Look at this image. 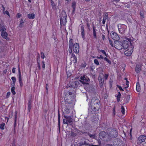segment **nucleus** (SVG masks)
<instances>
[{
	"label": "nucleus",
	"instance_id": "f257e3e1",
	"mask_svg": "<svg viewBox=\"0 0 146 146\" xmlns=\"http://www.w3.org/2000/svg\"><path fill=\"white\" fill-rule=\"evenodd\" d=\"M72 49L75 53L78 54L79 51V46L78 43H75L74 44L73 39H71L69 42L68 49L69 52L70 54L72 53Z\"/></svg>",
	"mask_w": 146,
	"mask_h": 146
},
{
	"label": "nucleus",
	"instance_id": "f03ea898",
	"mask_svg": "<svg viewBox=\"0 0 146 146\" xmlns=\"http://www.w3.org/2000/svg\"><path fill=\"white\" fill-rule=\"evenodd\" d=\"M100 102L98 98L96 97L93 98L90 103L92 110L94 111L98 110L100 107Z\"/></svg>",
	"mask_w": 146,
	"mask_h": 146
},
{
	"label": "nucleus",
	"instance_id": "7ed1b4c3",
	"mask_svg": "<svg viewBox=\"0 0 146 146\" xmlns=\"http://www.w3.org/2000/svg\"><path fill=\"white\" fill-rule=\"evenodd\" d=\"M65 98L66 100H69L70 103H72L75 101L74 94L71 92H68L66 93L65 96Z\"/></svg>",
	"mask_w": 146,
	"mask_h": 146
},
{
	"label": "nucleus",
	"instance_id": "20e7f679",
	"mask_svg": "<svg viewBox=\"0 0 146 146\" xmlns=\"http://www.w3.org/2000/svg\"><path fill=\"white\" fill-rule=\"evenodd\" d=\"M64 119H63V123L66 124L67 125H72L73 124V119L71 116L68 115H64Z\"/></svg>",
	"mask_w": 146,
	"mask_h": 146
},
{
	"label": "nucleus",
	"instance_id": "39448f33",
	"mask_svg": "<svg viewBox=\"0 0 146 146\" xmlns=\"http://www.w3.org/2000/svg\"><path fill=\"white\" fill-rule=\"evenodd\" d=\"M100 138L105 141H108L109 140V134L105 131H101L99 134Z\"/></svg>",
	"mask_w": 146,
	"mask_h": 146
},
{
	"label": "nucleus",
	"instance_id": "423d86ee",
	"mask_svg": "<svg viewBox=\"0 0 146 146\" xmlns=\"http://www.w3.org/2000/svg\"><path fill=\"white\" fill-rule=\"evenodd\" d=\"M80 79L82 80H80L81 83L84 84H86L87 85H89L88 82H89L90 80L89 78L86 75H84L81 76Z\"/></svg>",
	"mask_w": 146,
	"mask_h": 146
},
{
	"label": "nucleus",
	"instance_id": "0eeeda50",
	"mask_svg": "<svg viewBox=\"0 0 146 146\" xmlns=\"http://www.w3.org/2000/svg\"><path fill=\"white\" fill-rule=\"evenodd\" d=\"M108 134L109 137H110L112 138H116L117 136L118 132L115 129H114L110 131Z\"/></svg>",
	"mask_w": 146,
	"mask_h": 146
},
{
	"label": "nucleus",
	"instance_id": "6e6552de",
	"mask_svg": "<svg viewBox=\"0 0 146 146\" xmlns=\"http://www.w3.org/2000/svg\"><path fill=\"white\" fill-rule=\"evenodd\" d=\"M134 46L133 45H130L129 48L124 52V54L127 56H129L131 55L133 52V49Z\"/></svg>",
	"mask_w": 146,
	"mask_h": 146
},
{
	"label": "nucleus",
	"instance_id": "1a4fd4ad",
	"mask_svg": "<svg viewBox=\"0 0 146 146\" xmlns=\"http://www.w3.org/2000/svg\"><path fill=\"white\" fill-rule=\"evenodd\" d=\"M119 32L121 34L124 33L127 28V26L124 25L119 24L118 25Z\"/></svg>",
	"mask_w": 146,
	"mask_h": 146
},
{
	"label": "nucleus",
	"instance_id": "9d476101",
	"mask_svg": "<svg viewBox=\"0 0 146 146\" xmlns=\"http://www.w3.org/2000/svg\"><path fill=\"white\" fill-rule=\"evenodd\" d=\"M81 85L80 80L76 81L71 83L70 86L74 88H76Z\"/></svg>",
	"mask_w": 146,
	"mask_h": 146
},
{
	"label": "nucleus",
	"instance_id": "9b49d317",
	"mask_svg": "<svg viewBox=\"0 0 146 146\" xmlns=\"http://www.w3.org/2000/svg\"><path fill=\"white\" fill-rule=\"evenodd\" d=\"M122 44V41L117 40L116 41H114V45L116 48L118 50H121L123 49Z\"/></svg>",
	"mask_w": 146,
	"mask_h": 146
},
{
	"label": "nucleus",
	"instance_id": "f8f14e48",
	"mask_svg": "<svg viewBox=\"0 0 146 146\" xmlns=\"http://www.w3.org/2000/svg\"><path fill=\"white\" fill-rule=\"evenodd\" d=\"M102 76H104L103 73H100L99 74L98 80L100 84V86L101 88L102 87L104 83V78L102 77Z\"/></svg>",
	"mask_w": 146,
	"mask_h": 146
},
{
	"label": "nucleus",
	"instance_id": "ddd939ff",
	"mask_svg": "<svg viewBox=\"0 0 146 146\" xmlns=\"http://www.w3.org/2000/svg\"><path fill=\"white\" fill-rule=\"evenodd\" d=\"M111 34V37L113 40H115V41H117L119 40V37L116 33L112 32Z\"/></svg>",
	"mask_w": 146,
	"mask_h": 146
},
{
	"label": "nucleus",
	"instance_id": "4468645a",
	"mask_svg": "<svg viewBox=\"0 0 146 146\" xmlns=\"http://www.w3.org/2000/svg\"><path fill=\"white\" fill-rule=\"evenodd\" d=\"M146 139V136L143 135H141L139 137L137 141V144L140 145L141 143L142 142L145 141Z\"/></svg>",
	"mask_w": 146,
	"mask_h": 146
},
{
	"label": "nucleus",
	"instance_id": "2eb2a0df",
	"mask_svg": "<svg viewBox=\"0 0 146 146\" xmlns=\"http://www.w3.org/2000/svg\"><path fill=\"white\" fill-rule=\"evenodd\" d=\"M122 46H123V49H126L127 48H129V42L127 40H123L122 41Z\"/></svg>",
	"mask_w": 146,
	"mask_h": 146
},
{
	"label": "nucleus",
	"instance_id": "dca6fc26",
	"mask_svg": "<svg viewBox=\"0 0 146 146\" xmlns=\"http://www.w3.org/2000/svg\"><path fill=\"white\" fill-rule=\"evenodd\" d=\"M121 140L118 138H116L114 140L113 143L114 146H120V143H121Z\"/></svg>",
	"mask_w": 146,
	"mask_h": 146
},
{
	"label": "nucleus",
	"instance_id": "f3484780",
	"mask_svg": "<svg viewBox=\"0 0 146 146\" xmlns=\"http://www.w3.org/2000/svg\"><path fill=\"white\" fill-rule=\"evenodd\" d=\"M87 88H86V90H87L91 92H94L95 91V89L94 88L93 85H90L89 84L88 85H86Z\"/></svg>",
	"mask_w": 146,
	"mask_h": 146
},
{
	"label": "nucleus",
	"instance_id": "a211bd4d",
	"mask_svg": "<svg viewBox=\"0 0 146 146\" xmlns=\"http://www.w3.org/2000/svg\"><path fill=\"white\" fill-rule=\"evenodd\" d=\"M79 146H81L82 145H89V143L87 142V141L85 140H82L80 142L78 143Z\"/></svg>",
	"mask_w": 146,
	"mask_h": 146
},
{
	"label": "nucleus",
	"instance_id": "6ab92c4d",
	"mask_svg": "<svg viewBox=\"0 0 146 146\" xmlns=\"http://www.w3.org/2000/svg\"><path fill=\"white\" fill-rule=\"evenodd\" d=\"M65 17H66V19L67 18V15L66 12L64 11H63L62 12L61 15H60V20H62V19H64L65 18Z\"/></svg>",
	"mask_w": 146,
	"mask_h": 146
},
{
	"label": "nucleus",
	"instance_id": "aec40b11",
	"mask_svg": "<svg viewBox=\"0 0 146 146\" xmlns=\"http://www.w3.org/2000/svg\"><path fill=\"white\" fill-rule=\"evenodd\" d=\"M96 27L93 25V34L94 38H95L96 39L97 35H96V31H97V30H96Z\"/></svg>",
	"mask_w": 146,
	"mask_h": 146
},
{
	"label": "nucleus",
	"instance_id": "412c9836",
	"mask_svg": "<svg viewBox=\"0 0 146 146\" xmlns=\"http://www.w3.org/2000/svg\"><path fill=\"white\" fill-rule=\"evenodd\" d=\"M58 130L59 132L60 131V115L59 111L58 114Z\"/></svg>",
	"mask_w": 146,
	"mask_h": 146
},
{
	"label": "nucleus",
	"instance_id": "4be33fe9",
	"mask_svg": "<svg viewBox=\"0 0 146 146\" xmlns=\"http://www.w3.org/2000/svg\"><path fill=\"white\" fill-rule=\"evenodd\" d=\"M32 100L31 99H29L28 101V111H30V110L31 108V104H32Z\"/></svg>",
	"mask_w": 146,
	"mask_h": 146
},
{
	"label": "nucleus",
	"instance_id": "5701e85b",
	"mask_svg": "<svg viewBox=\"0 0 146 146\" xmlns=\"http://www.w3.org/2000/svg\"><path fill=\"white\" fill-rule=\"evenodd\" d=\"M67 19L65 18L64 19H62V20H60V24L61 26H64L65 25L66 23L67 22Z\"/></svg>",
	"mask_w": 146,
	"mask_h": 146
},
{
	"label": "nucleus",
	"instance_id": "b1692460",
	"mask_svg": "<svg viewBox=\"0 0 146 146\" xmlns=\"http://www.w3.org/2000/svg\"><path fill=\"white\" fill-rule=\"evenodd\" d=\"M84 25H82L81 26V35L82 38L84 39L85 38V33H84Z\"/></svg>",
	"mask_w": 146,
	"mask_h": 146
},
{
	"label": "nucleus",
	"instance_id": "393cba45",
	"mask_svg": "<svg viewBox=\"0 0 146 146\" xmlns=\"http://www.w3.org/2000/svg\"><path fill=\"white\" fill-rule=\"evenodd\" d=\"M72 54L71 57H72L74 59L72 60L73 62L75 63L77 62V58L76 56L75 55L74 53H72Z\"/></svg>",
	"mask_w": 146,
	"mask_h": 146
},
{
	"label": "nucleus",
	"instance_id": "a878e982",
	"mask_svg": "<svg viewBox=\"0 0 146 146\" xmlns=\"http://www.w3.org/2000/svg\"><path fill=\"white\" fill-rule=\"evenodd\" d=\"M28 17L30 19H33L35 18V15L34 13L29 14L28 15Z\"/></svg>",
	"mask_w": 146,
	"mask_h": 146
},
{
	"label": "nucleus",
	"instance_id": "bb28decb",
	"mask_svg": "<svg viewBox=\"0 0 146 146\" xmlns=\"http://www.w3.org/2000/svg\"><path fill=\"white\" fill-rule=\"evenodd\" d=\"M14 86L15 85H11V86H12L11 90V92L13 95H15L16 94V92L15 91V87Z\"/></svg>",
	"mask_w": 146,
	"mask_h": 146
},
{
	"label": "nucleus",
	"instance_id": "cd10ccee",
	"mask_svg": "<svg viewBox=\"0 0 146 146\" xmlns=\"http://www.w3.org/2000/svg\"><path fill=\"white\" fill-rule=\"evenodd\" d=\"M141 68L139 65H137L135 67V72L137 73H139L140 72Z\"/></svg>",
	"mask_w": 146,
	"mask_h": 146
},
{
	"label": "nucleus",
	"instance_id": "c85d7f7f",
	"mask_svg": "<svg viewBox=\"0 0 146 146\" xmlns=\"http://www.w3.org/2000/svg\"><path fill=\"white\" fill-rule=\"evenodd\" d=\"M1 36L3 38H5L6 36H8V34L7 32L6 31L4 32H1Z\"/></svg>",
	"mask_w": 146,
	"mask_h": 146
},
{
	"label": "nucleus",
	"instance_id": "c756f323",
	"mask_svg": "<svg viewBox=\"0 0 146 146\" xmlns=\"http://www.w3.org/2000/svg\"><path fill=\"white\" fill-rule=\"evenodd\" d=\"M75 132H76L78 134L80 135L83 134L85 133V132H84L81 131L80 130H79L77 129V128L76 129H75Z\"/></svg>",
	"mask_w": 146,
	"mask_h": 146
},
{
	"label": "nucleus",
	"instance_id": "7c9ffc66",
	"mask_svg": "<svg viewBox=\"0 0 146 146\" xmlns=\"http://www.w3.org/2000/svg\"><path fill=\"white\" fill-rule=\"evenodd\" d=\"M136 90L138 92H139L140 90V87L139 82L137 83Z\"/></svg>",
	"mask_w": 146,
	"mask_h": 146
},
{
	"label": "nucleus",
	"instance_id": "2f4dec72",
	"mask_svg": "<svg viewBox=\"0 0 146 146\" xmlns=\"http://www.w3.org/2000/svg\"><path fill=\"white\" fill-rule=\"evenodd\" d=\"M125 98L126 99V100H125V102L127 103H128L129 102L130 99V95L127 96Z\"/></svg>",
	"mask_w": 146,
	"mask_h": 146
},
{
	"label": "nucleus",
	"instance_id": "473e14b6",
	"mask_svg": "<svg viewBox=\"0 0 146 146\" xmlns=\"http://www.w3.org/2000/svg\"><path fill=\"white\" fill-rule=\"evenodd\" d=\"M108 18V15L106 14L104 17L103 19V21H102V23L103 24H104L105 23V22H106V20Z\"/></svg>",
	"mask_w": 146,
	"mask_h": 146
},
{
	"label": "nucleus",
	"instance_id": "72a5a7b5",
	"mask_svg": "<svg viewBox=\"0 0 146 146\" xmlns=\"http://www.w3.org/2000/svg\"><path fill=\"white\" fill-rule=\"evenodd\" d=\"M12 80H13V84H11V85H15V83L16 81V79L15 77H12L11 78Z\"/></svg>",
	"mask_w": 146,
	"mask_h": 146
},
{
	"label": "nucleus",
	"instance_id": "f704fd0d",
	"mask_svg": "<svg viewBox=\"0 0 146 146\" xmlns=\"http://www.w3.org/2000/svg\"><path fill=\"white\" fill-rule=\"evenodd\" d=\"M20 23L19 25V27L20 28H21L23 27V25L24 22L23 19H21L20 21Z\"/></svg>",
	"mask_w": 146,
	"mask_h": 146
},
{
	"label": "nucleus",
	"instance_id": "c9c22d12",
	"mask_svg": "<svg viewBox=\"0 0 146 146\" xmlns=\"http://www.w3.org/2000/svg\"><path fill=\"white\" fill-rule=\"evenodd\" d=\"M1 29L0 30L1 31V32H5L6 29L5 26L4 25L1 26Z\"/></svg>",
	"mask_w": 146,
	"mask_h": 146
},
{
	"label": "nucleus",
	"instance_id": "e433bc0d",
	"mask_svg": "<svg viewBox=\"0 0 146 146\" xmlns=\"http://www.w3.org/2000/svg\"><path fill=\"white\" fill-rule=\"evenodd\" d=\"M15 120H14V126L15 127V125L16 123V119L17 118V111H16L15 112Z\"/></svg>",
	"mask_w": 146,
	"mask_h": 146
},
{
	"label": "nucleus",
	"instance_id": "4c0bfd02",
	"mask_svg": "<svg viewBox=\"0 0 146 146\" xmlns=\"http://www.w3.org/2000/svg\"><path fill=\"white\" fill-rule=\"evenodd\" d=\"M5 123H2L0 125V128L1 130H3L4 129Z\"/></svg>",
	"mask_w": 146,
	"mask_h": 146
},
{
	"label": "nucleus",
	"instance_id": "58836bf2",
	"mask_svg": "<svg viewBox=\"0 0 146 146\" xmlns=\"http://www.w3.org/2000/svg\"><path fill=\"white\" fill-rule=\"evenodd\" d=\"M104 60L106 61V62H108V63H109L110 64H111V61L110 60H109L106 57H105L104 58Z\"/></svg>",
	"mask_w": 146,
	"mask_h": 146
},
{
	"label": "nucleus",
	"instance_id": "ea45409f",
	"mask_svg": "<svg viewBox=\"0 0 146 146\" xmlns=\"http://www.w3.org/2000/svg\"><path fill=\"white\" fill-rule=\"evenodd\" d=\"M125 39L126 40L128 41L129 42H129L130 43V45H132V43H131V42H132V41H131V39L129 38H125Z\"/></svg>",
	"mask_w": 146,
	"mask_h": 146
},
{
	"label": "nucleus",
	"instance_id": "a19ab883",
	"mask_svg": "<svg viewBox=\"0 0 146 146\" xmlns=\"http://www.w3.org/2000/svg\"><path fill=\"white\" fill-rule=\"evenodd\" d=\"M86 64L85 62H84V63H82L81 65V67L84 68L86 67Z\"/></svg>",
	"mask_w": 146,
	"mask_h": 146
},
{
	"label": "nucleus",
	"instance_id": "79ce46f5",
	"mask_svg": "<svg viewBox=\"0 0 146 146\" xmlns=\"http://www.w3.org/2000/svg\"><path fill=\"white\" fill-rule=\"evenodd\" d=\"M19 83L20 84V86L21 87H22L23 86V84L22 82V79L19 80Z\"/></svg>",
	"mask_w": 146,
	"mask_h": 146
},
{
	"label": "nucleus",
	"instance_id": "37998d69",
	"mask_svg": "<svg viewBox=\"0 0 146 146\" xmlns=\"http://www.w3.org/2000/svg\"><path fill=\"white\" fill-rule=\"evenodd\" d=\"M94 63L96 65H99V62L97 59H95L94 60Z\"/></svg>",
	"mask_w": 146,
	"mask_h": 146
},
{
	"label": "nucleus",
	"instance_id": "c03bdc74",
	"mask_svg": "<svg viewBox=\"0 0 146 146\" xmlns=\"http://www.w3.org/2000/svg\"><path fill=\"white\" fill-rule=\"evenodd\" d=\"M77 135V134L76 133L74 132H73V131L71 132V135L73 137H75Z\"/></svg>",
	"mask_w": 146,
	"mask_h": 146
},
{
	"label": "nucleus",
	"instance_id": "a18cd8bd",
	"mask_svg": "<svg viewBox=\"0 0 146 146\" xmlns=\"http://www.w3.org/2000/svg\"><path fill=\"white\" fill-rule=\"evenodd\" d=\"M41 66L42 68L44 69L45 68V64H44V61H42L41 63Z\"/></svg>",
	"mask_w": 146,
	"mask_h": 146
},
{
	"label": "nucleus",
	"instance_id": "49530a36",
	"mask_svg": "<svg viewBox=\"0 0 146 146\" xmlns=\"http://www.w3.org/2000/svg\"><path fill=\"white\" fill-rule=\"evenodd\" d=\"M41 57L43 59L44 58L45 56L43 52H41L40 53Z\"/></svg>",
	"mask_w": 146,
	"mask_h": 146
},
{
	"label": "nucleus",
	"instance_id": "de8ad7c7",
	"mask_svg": "<svg viewBox=\"0 0 146 146\" xmlns=\"http://www.w3.org/2000/svg\"><path fill=\"white\" fill-rule=\"evenodd\" d=\"M121 112L123 114H124L125 113V109L124 108L123 106H122L121 107Z\"/></svg>",
	"mask_w": 146,
	"mask_h": 146
},
{
	"label": "nucleus",
	"instance_id": "09e8293b",
	"mask_svg": "<svg viewBox=\"0 0 146 146\" xmlns=\"http://www.w3.org/2000/svg\"><path fill=\"white\" fill-rule=\"evenodd\" d=\"M115 106L113 108V116H115Z\"/></svg>",
	"mask_w": 146,
	"mask_h": 146
},
{
	"label": "nucleus",
	"instance_id": "8fccbe9b",
	"mask_svg": "<svg viewBox=\"0 0 146 146\" xmlns=\"http://www.w3.org/2000/svg\"><path fill=\"white\" fill-rule=\"evenodd\" d=\"M109 75L108 74H105L104 76H102L103 77L105 78L106 80H107L108 78Z\"/></svg>",
	"mask_w": 146,
	"mask_h": 146
},
{
	"label": "nucleus",
	"instance_id": "3c124183",
	"mask_svg": "<svg viewBox=\"0 0 146 146\" xmlns=\"http://www.w3.org/2000/svg\"><path fill=\"white\" fill-rule=\"evenodd\" d=\"M117 87L118 88H119V90H120L122 91H124V90H123V89L122 88V87L121 86H119V85H117Z\"/></svg>",
	"mask_w": 146,
	"mask_h": 146
},
{
	"label": "nucleus",
	"instance_id": "603ef678",
	"mask_svg": "<svg viewBox=\"0 0 146 146\" xmlns=\"http://www.w3.org/2000/svg\"><path fill=\"white\" fill-rule=\"evenodd\" d=\"M72 8H76V3L75 2H73L72 5Z\"/></svg>",
	"mask_w": 146,
	"mask_h": 146
},
{
	"label": "nucleus",
	"instance_id": "864d4df0",
	"mask_svg": "<svg viewBox=\"0 0 146 146\" xmlns=\"http://www.w3.org/2000/svg\"><path fill=\"white\" fill-rule=\"evenodd\" d=\"M109 40L110 44L112 47H113V44L112 40H111L109 38Z\"/></svg>",
	"mask_w": 146,
	"mask_h": 146
},
{
	"label": "nucleus",
	"instance_id": "5fc2aeb1",
	"mask_svg": "<svg viewBox=\"0 0 146 146\" xmlns=\"http://www.w3.org/2000/svg\"><path fill=\"white\" fill-rule=\"evenodd\" d=\"M140 14L141 16L143 18H144V15L143 12L141 11L140 13Z\"/></svg>",
	"mask_w": 146,
	"mask_h": 146
},
{
	"label": "nucleus",
	"instance_id": "6e6d98bb",
	"mask_svg": "<svg viewBox=\"0 0 146 146\" xmlns=\"http://www.w3.org/2000/svg\"><path fill=\"white\" fill-rule=\"evenodd\" d=\"M11 94V93L10 92H8L7 94V95L6 96V98H8L9 97V96H10V95Z\"/></svg>",
	"mask_w": 146,
	"mask_h": 146
},
{
	"label": "nucleus",
	"instance_id": "4d7b16f0",
	"mask_svg": "<svg viewBox=\"0 0 146 146\" xmlns=\"http://www.w3.org/2000/svg\"><path fill=\"white\" fill-rule=\"evenodd\" d=\"M19 80H21L22 79V77L21 73H19Z\"/></svg>",
	"mask_w": 146,
	"mask_h": 146
},
{
	"label": "nucleus",
	"instance_id": "13d9d810",
	"mask_svg": "<svg viewBox=\"0 0 146 146\" xmlns=\"http://www.w3.org/2000/svg\"><path fill=\"white\" fill-rule=\"evenodd\" d=\"M39 59H40L39 54H38V58H37V65H38V64H40L39 62V61L40 62V60H39Z\"/></svg>",
	"mask_w": 146,
	"mask_h": 146
},
{
	"label": "nucleus",
	"instance_id": "bf43d9fd",
	"mask_svg": "<svg viewBox=\"0 0 146 146\" xmlns=\"http://www.w3.org/2000/svg\"><path fill=\"white\" fill-rule=\"evenodd\" d=\"M126 85H127V86L126 87H125V88H127L128 87H129V84H128L129 83V82L127 80V81H126Z\"/></svg>",
	"mask_w": 146,
	"mask_h": 146
},
{
	"label": "nucleus",
	"instance_id": "052dcab7",
	"mask_svg": "<svg viewBox=\"0 0 146 146\" xmlns=\"http://www.w3.org/2000/svg\"><path fill=\"white\" fill-rule=\"evenodd\" d=\"M21 16V15L19 13H17V15H16V17L17 18H20V17Z\"/></svg>",
	"mask_w": 146,
	"mask_h": 146
},
{
	"label": "nucleus",
	"instance_id": "680f3d73",
	"mask_svg": "<svg viewBox=\"0 0 146 146\" xmlns=\"http://www.w3.org/2000/svg\"><path fill=\"white\" fill-rule=\"evenodd\" d=\"M73 10L72 11V14L74 15L75 13V10L76 8H72Z\"/></svg>",
	"mask_w": 146,
	"mask_h": 146
},
{
	"label": "nucleus",
	"instance_id": "e2e57ef3",
	"mask_svg": "<svg viewBox=\"0 0 146 146\" xmlns=\"http://www.w3.org/2000/svg\"><path fill=\"white\" fill-rule=\"evenodd\" d=\"M15 69H16V68H13L12 70L13 73H15Z\"/></svg>",
	"mask_w": 146,
	"mask_h": 146
},
{
	"label": "nucleus",
	"instance_id": "0e129e2a",
	"mask_svg": "<svg viewBox=\"0 0 146 146\" xmlns=\"http://www.w3.org/2000/svg\"><path fill=\"white\" fill-rule=\"evenodd\" d=\"M87 24V26L88 28V29H90V24L88 23V21H87V23L86 24Z\"/></svg>",
	"mask_w": 146,
	"mask_h": 146
},
{
	"label": "nucleus",
	"instance_id": "69168bd1",
	"mask_svg": "<svg viewBox=\"0 0 146 146\" xmlns=\"http://www.w3.org/2000/svg\"><path fill=\"white\" fill-rule=\"evenodd\" d=\"M5 13L8 16H9V13L8 11L6 10L5 11Z\"/></svg>",
	"mask_w": 146,
	"mask_h": 146
},
{
	"label": "nucleus",
	"instance_id": "338daca9",
	"mask_svg": "<svg viewBox=\"0 0 146 146\" xmlns=\"http://www.w3.org/2000/svg\"><path fill=\"white\" fill-rule=\"evenodd\" d=\"M121 93H120V92H119L118 94V95L117 96V97L121 98Z\"/></svg>",
	"mask_w": 146,
	"mask_h": 146
},
{
	"label": "nucleus",
	"instance_id": "774afa93",
	"mask_svg": "<svg viewBox=\"0 0 146 146\" xmlns=\"http://www.w3.org/2000/svg\"><path fill=\"white\" fill-rule=\"evenodd\" d=\"M97 58H98V59H100V58L103 59V57L102 55H100V56H99H99H97Z\"/></svg>",
	"mask_w": 146,
	"mask_h": 146
}]
</instances>
